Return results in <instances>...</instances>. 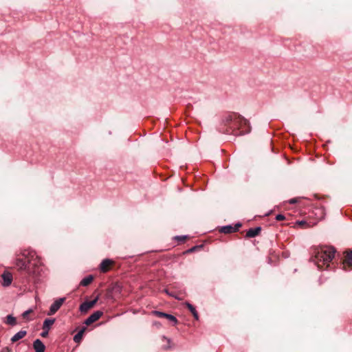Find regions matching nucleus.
I'll list each match as a JSON object with an SVG mask.
<instances>
[{"label": "nucleus", "instance_id": "obj_30", "mask_svg": "<svg viewBox=\"0 0 352 352\" xmlns=\"http://www.w3.org/2000/svg\"><path fill=\"white\" fill-rule=\"evenodd\" d=\"M321 210V213H322V214H321V216H320V218H322V217H323V211H322V210Z\"/></svg>", "mask_w": 352, "mask_h": 352}, {"label": "nucleus", "instance_id": "obj_19", "mask_svg": "<svg viewBox=\"0 0 352 352\" xmlns=\"http://www.w3.org/2000/svg\"><path fill=\"white\" fill-rule=\"evenodd\" d=\"M32 312H33V309H28V310H27V311H24V312L23 313V314H22V317H23L25 320H28V321L31 320L32 319L29 318V315H30L31 313H32Z\"/></svg>", "mask_w": 352, "mask_h": 352}, {"label": "nucleus", "instance_id": "obj_8", "mask_svg": "<svg viewBox=\"0 0 352 352\" xmlns=\"http://www.w3.org/2000/svg\"><path fill=\"white\" fill-rule=\"evenodd\" d=\"M2 279H3V285L5 287L9 286L12 281V275L11 273L5 272L1 275Z\"/></svg>", "mask_w": 352, "mask_h": 352}, {"label": "nucleus", "instance_id": "obj_27", "mask_svg": "<svg viewBox=\"0 0 352 352\" xmlns=\"http://www.w3.org/2000/svg\"><path fill=\"white\" fill-rule=\"evenodd\" d=\"M296 199H292L289 200V203H290V204H294V203H296Z\"/></svg>", "mask_w": 352, "mask_h": 352}, {"label": "nucleus", "instance_id": "obj_5", "mask_svg": "<svg viewBox=\"0 0 352 352\" xmlns=\"http://www.w3.org/2000/svg\"><path fill=\"white\" fill-rule=\"evenodd\" d=\"M98 300V297H96L94 300L91 301H85L82 302L79 307L80 311L82 313H87L89 309H91L97 302Z\"/></svg>", "mask_w": 352, "mask_h": 352}, {"label": "nucleus", "instance_id": "obj_29", "mask_svg": "<svg viewBox=\"0 0 352 352\" xmlns=\"http://www.w3.org/2000/svg\"><path fill=\"white\" fill-rule=\"evenodd\" d=\"M305 223V222L303 221H301L299 222V224H300V225H303Z\"/></svg>", "mask_w": 352, "mask_h": 352}, {"label": "nucleus", "instance_id": "obj_11", "mask_svg": "<svg viewBox=\"0 0 352 352\" xmlns=\"http://www.w3.org/2000/svg\"><path fill=\"white\" fill-rule=\"evenodd\" d=\"M27 334V331H25V330H21L19 331V332H17L16 334H14L12 338H11V341L12 342H17L18 340L22 339L23 338H24Z\"/></svg>", "mask_w": 352, "mask_h": 352}, {"label": "nucleus", "instance_id": "obj_23", "mask_svg": "<svg viewBox=\"0 0 352 352\" xmlns=\"http://www.w3.org/2000/svg\"><path fill=\"white\" fill-rule=\"evenodd\" d=\"M285 219V216L283 214H278L276 217V219L277 221H282V220H284Z\"/></svg>", "mask_w": 352, "mask_h": 352}, {"label": "nucleus", "instance_id": "obj_24", "mask_svg": "<svg viewBox=\"0 0 352 352\" xmlns=\"http://www.w3.org/2000/svg\"><path fill=\"white\" fill-rule=\"evenodd\" d=\"M166 293L167 294H168L169 296H173V297H175V298L178 299V300H180L181 298L175 295V294L173 292H168V290H165Z\"/></svg>", "mask_w": 352, "mask_h": 352}, {"label": "nucleus", "instance_id": "obj_26", "mask_svg": "<svg viewBox=\"0 0 352 352\" xmlns=\"http://www.w3.org/2000/svg\"><path fill=\"white\" fill-rule=\"evenodd\" d=\"M241 226V224L240 223H237L233 226V228L236 229V232L239 229V228Z\"/></svg>", "mask_w": 352, "mask_h": 352}, {"label": "nucleus", "instance_id": "obj_13", "mask_svg": "<svg viewBox=\"0 0 352 352\" xmlns=\"http://www.w3.org/2000/svg\"><path fill=\"white\" fill-rule=\"evenodd\" d=\"M185 305L188 308L189 311L192 313V314L193 317L195 318V319L198 320H199V315H198V313L196 311L195 308L193 307V305H191L190 303L188 302H186L185 303Z\"/></svg>", "mask_w": 352, "mask_h": 352}, {"label": "nucleus", "instance_id": "obj_4", "mask_svg": "<svg viewBox=\"0 0 352 352\" xmlns=\"http://www.w3.org/2000/svg\"><path fill=\"white\" fill-rule=\"evenodd\" d=\"M66 298L65 297L60 298L56 299L50 306V310L47 313L48 316L54 315L62 306V305L65 301Z\"/></svg>", "mask_w": 352, "mask_h": 352}, {"label": "nucleus", "instance_id": "obj_17", "mask_svg": "<svg viewBox=\"0 0 352 352\" xmlns=\"http://www.w3.org/2000/svg\"><path fill=\"white\" fill-rule=\"evenodd\" d=\"M84 331H85V329H81L80 331H79L74 337V341L76 343H79L82 338V336H83V333H84Z\"/></svg>", "mask_w": 352, "mask_h": 352}, {"label": "nucleus", "instance_id": "obj_21", "mask_svg": "<svg viewBox=\"0 0 352 352\" xmlns=\"http://www.w3.org/2000/svg\"><path fill=\"white\" fill-rule=\"evenodd\" d=\"M155 314L160 318H166L167 315V314L161 311H155Z\"/></svg>", "mask_w": 352, "mask_h": 352}, {"label": "nucleus", "instance_id": "obj_10", "mask_svg": "<svg viewBox=\"0 0 352 352\" xmlns=\"http://www.w3.org/2000/svg\"><path fill=\"white\" fill-rule=\"evenodd\" d=\"M261 230V227H256L254 228L249 229L246 232V236L248 238L255 237L258 235Z\"/></svg>", "mask_w": 352, "mask_h": 352}, {"label": "nucleus", "instance_id": "obj_18", "mask_svg": "<svg viewBox=\"0 0 352 352\" xmlns=\"http://www.w3.org/2000/svg\"><path fill=\"white\" fill-rule=\"evenodd\" d=\"M6 323L8 324L14 326L16 324V318L14 316H12V315H8L7 316Z\"/></svg>", "mask_w": 352, "mask_h": 352}, {"label": "nucleus", "instance_id": "obj_31", "mask_svg": "<svg viewBox=\"0 0 352 352\" xmlns=\"http://www.w3.org/2000/svg\"><path fill=\"white\" fill-rule=\"evenodd\" d=\"M6 352H12V351L10 349L7 348L6 349Z\"/></svg>", "mask_w": 352, "mask_h": 352}, {"label": "nucleus", "instance_id": "obj_28", "mask_svg": "<svg viewBox=\"0 0 352 352\" xmlns=\"http://www.w3.org/2000/svg\"><path fill=\"white\" fill-rule=\"evenodd\" d=\"M195 247H193V248H190V250H188V252H193V251H194V250H195Z\"/></svg>", "mask_w": 352, "mask_h": 352}, {"label": "nucleus", "instance_id": "obj_14", "mask_svg": "<svg viewBox=\"0 0 352 352\" xmlns=\"http://www.w3.org/2000/svg\"><path fill=\"white\" fill-rule=\"evenodd\" d=\"M220 232L225 233V234H229V233L235 232L236 229L233 228L232 226L229 225V226H226L221 227L220 229Z\"/></svg>", "mask_w": 352, "mask_h": 352}, {"label": "nucleus", "instance_id": "obj_9", "mask_svg": "<svg viewBox=\"0 0 352 352\" xmlns=\"http://www.w3.org/2000/svg\"><path fill=\"white\" fill-rule=\"evenodd\" d=\"M33 347L35 352H44L45 346L41 340L36 339L33 343Z\"/></svg>", "mask_w": 352, "mask_h": 352}, {"label": "nucleus", "instance_id": "obj_6", "mask_svg": "<svg viewBox=\"0 0 352 352\" xmlns=\"http://www.w3.org/2000/svg\"><path fill=\"white\" fill-rule=\"evenodd\" d=\"M103 314V312L101 311H96L91 314L85 321V324L87 325H90L94 322L97 321Z\"/></svg>", "mask_w": 352, "mask_h": 352}, {"label": "nucleus", "instance_id": "obj_2", "mask_svg": "<svg viewBox=\"0 0 352 352\" xmlns=\"http://www.w3.org/2000/svg\"><path fill=\"white\" fill-rule=\"evenodd\" d=\"M226 123L235 135H242L250 132L248 120L237 113L229 114L226 118Z\"/></svg>", "mask_w": 352, "mask_h": 352}, {"label": "nucleus", "instance_id": "obj_12", "mask_svg": "<svg viewBox=\"0 0 352 352\" xmlns=\"http://www.w3.org/2000/svg\"><path fill=\"white\" fill-rule=\"evenodd\" d=\"M54 318H47L44 320L43 324V329L49 330L50 329L52 325L54 323Z\"/></svg>", "mask_w": 352, "mask_h": 352}, {"label": "nucleus", "instance_id": "obj_16", "mask_svg": "<svg viewBox=\"0 0 352 352\" xmlns=\"http://www.w3.org/2000/svg\"><path fill=\"white\" fill-rule=\"evenodd\" d=\"M94 277L91 275L87 276L82 279L80 281V285L87 286L93 281Z\"/></svg>", "mask_w": 352, "mask_h": 352}, {"label": "nucleus", "instance_id": "obj_25", "mask_svg": "<svg viewBox=\"0 0 352 352\" xmlns=\"http://www.w3.org/2000/svg\"><path fill=\"white\" fill-rule=\"evenodd\" d=\"M49 330L43 329L42 333H41V336L43 338H45L48 336Z\"/></svg>", "mask_w": 352, "mask_h": 352}, {"label": "nucleus", "instance_id": "obj_22", "mask_svg": "<svg viewBox=\"0 0 352 352\" xmlns=\"http://www.w3.org/2000/svg\"><path fill=\"white\" fill-rule=\"evenodd\" d=\"M188 238L187 235H183V236H175V239L180 241H184L186 239Z\"/></svg>", "mask_w": 352, "mask_h": 352}, {"label": "nucleus", "instance_id": "obj_15", "mask_svg": "<svg viewBox=\"0 0 352 352\" xmlns=\"http://www.w3.org/2000/svg\"><path fill=\"white\" fill-rule=\"evenodd\" d=\"M344 265L352 267V250L346 252Z\"/></svg>", "mask_w": 352, "mask_h": 352}, {"label": "nucleus", "instance_id": "obj_20", "mask_svg": "<svg viewBox=\"0 0 352 352\" xmlns=\"http://www.w3.org/2000/svg\"><path fill=\"white\" fill-rule=\"evenodd\" d=\"M166 318H167L168 320H170V322H173L174 325H175L177 323V318L171 315V314H167L166 316Z\"/></svg>", "mask_w": 352, "mask_h": 352}, {"label": "nucleus", "instance_id": "obj_7", "mask_svg": "<svg viewBox=\"0 0 352 352\" xmlns=\"http://www.w3.org/2000/svg\"><path fill=\"white\" fill-rule=\"evenodd\" d=\"M113 263V261L111 259L106 258L104 259L100 265V270L102 272H107L109 270L110 266Z\"/></svg>", "mask_w": 352, "mask_h": 352}, {"label": "nucleus", "instance_id": "obj_3", "mask_svg": "<svg viewBox=\"0 0 352 352\" xmlns=\"http://www.w3.org/2000/svg\"><path fill=\"white\" fill-rule=\"evenodd\" d=\"M336 250L333 247H323L315 253L314 262L317 265L318 269H322L323 265L329 267V263L334 258Z\"/></svg>", "mask_w": 352, "mask_h": 352}, {"label": "nucleus", "instance_id": "obj_1", "mask_svg": "<svg viewBox=\"0 0 352 352\" xmlns=\"http://www.w3.org/2000/svg\"><path fill=\"white\" fill-rule=\"evenodd\" d=\"M23 258H17L15 261V266L19 270L25 271L33 278L41 276L43 268L41 261L34 251H24L22 254Z\"/></svg>", "mask_w": 352, "mask_h": 352}]
</instances>
